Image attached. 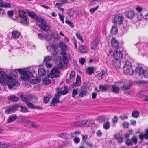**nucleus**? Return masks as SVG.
<instances>
[{
  "instance_id": "nucleus-1",
  "label": "nucleus",
  "mask_w": 148,
  "mask_h": 148,
  "mask_svg": "<svg viewBox=\"0 0 148 148\" xmlns=\"http://www.w3.org/2000/svg\"><path fill=\"white\" fill-rule=\"evenodd\" d=\"M18 77L17 73L15 71H12L10 75L8 76L5 73L0 71V83L5 86H8L10 89H13L14 86H19L20 83L16 80Z\"/></svg>"
},
{
  "instance_id": "nucleus-2",
  "label": "nucleus",
  "mask_w": 148,
  "mask_h": 148,
  "mask_svg": "<svg viewBox=\"0 0 148 148\" xmlns=\"http://www.w3.org/2000/svg\"><path fill=\"white\" fill-rule=\"evenodd\" d=\"M59 61L57 62L58 67H54L51 71L48 76L49 77L53 78L58 77L60 74V71L59 69L62 68L65 66L68 62V59L66 56L64 57V59L61 57L59 58Z\"/></svg>"
},
{
  "instance_id": "nucleus-3",
  "label": "nucleus",
  "mask_w": 148,
  "mask_h": 148,
  "mask_svg": "<svg viewBox=\"0 0 148 148\" xmlns=\"http://www.w3.org/2000/svg\"><path fill=\"white\" fill-rule=\"evenodd\" d=\"M17 70L22 75L21 76V79L22 80L24 81H28L30 79V77H33V74L29 71L22 69H18Z\"/></svg>"
},
{
  "instance_id": "nucleus-4",
  "label": "nucleus",
  "mask_w": 148,
  "mask_h": 148,
  "mask_svg": "<svg viewBox=\"0 0 148 148\" xmlns=\"http://www.w3.org/2000/svg\"><path fill=\"white\" fill-rule=\"evenodd\" d=\"M123 64V72L125 73L128 75H131L134 71L130 62L129 60H125L122 62Z\"/></svg>"
},
{
  "instance_id": "nucleus-5",
  "label": "nucleus",
  "mask_w": 148,
  "mask_h": 148,
  "mask_svg": "<svg viewBox=\"0 0 148 148\" xmlns=\"http://www.w3.org/2000/svg\"><path fill=\"white\" fill-rule=\"evenodd\" d=\"M35 20L39 23L41 24L39 25L40 27L44 30L49 31L50 30V26L46 24V22L45 20L40 18H38L37 16V18Z\"/></svg>"
},
{
  "instance_id": "nucleus-6",
  "label": "nucleus",
  "mask_w": 148,
  "mask_h": 148,
  "mask_svg": "<svg viewBox=\"0 0 148 148\" xmlns=\"http://www.w3.org/2000/svg\"><path fill=\"white\" fill-rule=\"evenodd\" d=\"M58 45L57 44H52L48 45L47 47V49L48 51L51 53L54 54H57L58 53L57 49Z\"/></svg>"
},
{
  "instance_id": "nucleus-7",
  "label": "nucleus",
  "mask_w": 148,
  "mask_h": 148,
  "mask_svg": "<svg viewBox=\"0 0 148 148\" xmlns=\"http://www.w3.org/2000/svg\"><path fill=\"white\" fill-rule=\"evenodd\" d=\"M123 19L124 17L122 15L118 14L114 16L112 21L114 23L121 25L122 24Z\"/></svg>"
},
{
  "instance_id": "nucleus-8",
  "label": "nucleus",
  "mask_w": 148,
  "mask_h": 148,
  "mask_svg": "<svg viewBox=\"0 0 148 148\" xmlns=\"http://www.w3.org/2000/svg\"><path fill=\"white\" fill-rule=\"evenodd\" d=\"M19 13L20 16L23 19V20L22 21V23L25 25H28L29 21L27 19V13L23 10H20L19 11Z\"/></svg>"
},
{
  "instance_id": "nucleus-9",
  "label": "nucleus",
  "mask_w": 148,
  "mask_h": 148,
  "mask_svg": "<svg viewBox=\"0 0 148 148\" xmlns=\"http://www.w3.org/2000/svg\"><path fill=\"white\" fill-rule=\"evenodd\" d=\"M59 47L61 49V54L63 56V58L64 59V57L65 56V55L66 54V51L67 50V47L66 44L63 42H59L58 45Z\"/></svg>"
},
{
  "instance_id": "nucleus-10",
  "label": "nucleus",
  "mask_w": 148,
  "mask_h": 148,
  "mask_svg": "<svg viewBox=\"0 0 148 148\" xmlns=\"http://www.w3.org/2000/svg\"><path fill=\"white\" fill-rule=\"evenodd\" d=\"M18 106V105H14L11 106L7 107L5 110V112L8 114L14 113L16 110Z\"/></svg>"
},
{
  "instance_id": "nucleus-11",
  "label": "nucleus",
  "mask_w": 148,
  "mask_h": 148,
  "mask_svg": "<svg viewBox=\"0 0 148 148\" xmlns=\"http://www.w3.org/2000/svg\"><path fill=\"white\" fill-rule=\"evenodd\" d=\"M138 139L135 136H133L131 139H127L125 141L126 144L128 146H131L133 143L136 145L137 143Z\"/></svg>"
},
{
  "instance_id": "nucleus-12",
  "label": "nucleus",
  "mask_w": 148,
  "mask_h": 148,
  "mask_svg": "<svg viewBox=\"0 0 148 148\" xmlns=\"http://www.w3.org/2000/svg\"><path fill=\"white\" fill-rule=\"evenodd\" d=\"M62 93L61 92H58L55 95V97L52 99L51 100L50 106H55V104H57L58 103L59 100V97L62 95Z\"/></svg>"
},
{
  "instance_id": "nucleus-13",
  "label": "nucleus",
  "mask_w": 148,
  "mask_h": 148,
  "mask_svg": "<svg viewBox=\"0 0 148 148\" xmlns=\"http://www.w3.org/2000/svg\"><path fill=\"white\" fill-rule=\"evenodd\" d=\"M124 14L126 18L132 19L135 15L134 11L132 9H128L125 12Z\"/></svg>"
},
{
  "instance_id": "nucleus-14",
  "label": "nucleus",
  "mask_w": 148,
  "mask_h": 148,
  "mask_svg": "<svg viewBox=\"0 0 148 148\" xmlns=\"http://www.w3.org/2000/svg\"><path fill=\"white\" fill-rule=\"evenodd\" d=\"M148 47L146 45L144 46L143 48H140L139 50L138 53L139 54H140L143 56H148Z\"/></svg>"
},
{
  "instance_id": "nucleus-15",
  "label": "nucleus",
  "mask_w": 148,
  "mask_h": 148,
  "mask_svg": "<svg viewBox=\"0 0 148 148\" xmlns=\"http://www.w3.org/2000/svg\"><path fill=\"white\" fill-rule=\"evenodd\" d=\"M123 56V53L121 51L116 50L114 52L113 56L116 60H119Z\"/></svg>"
},
{
  "instance_id": "nucleus-16",
  "label": "nucleus",
  "mask_w": 148,
  "mask_h": 148,
  "mask_svg": "<svg viewBox=\"0 0 148 148\" xmlns=\"http://www.w3.org/2000/svg\"><path fill=\"white\" fill-rule=\"evenodd\" d=\"M11 33L12 38L14 39H18L21 36L20 33L18 30H14Z\"/></svg>"
},
{
  "instance_id": "nucleus-17",
  "label": "nucleus",
  "mask_w": 148,
  "mask_h": 148,
  "mask_svg": "<svg viewBox=\"0 0 148 148\" xmlns=\"http://www.w3.org/2000/svg\"><path fill=\"white\" fill-rule=\"evenodd\" d=\"M92 123V121L90 120H84L80 121V126H86Z\"/></svg>"
},
{
  "instance_id": "nucleus-18",
  "label": "nucleus",
  "mask_w": 148,
  "mask_h": 148,
  "mask_svg": "<svg viewBox=\"0 0 148 148\" xmlns=\"http://www.w3.org/2000/svg\"><path fill=\"white\" fill-rule=\"evenodd\" d=\"M111 44L112 47L117 49L119 47V43L114 38H113L112 39Z\"/></svg>"
},
{
  "instance_id": "nucleus-19",
  "label": "nucleus",
  "mask_w": 148,
  "mask_h": 148,
  "mask_svg": "<svg viewBox=\"0 0 148 148\" xmlns=\"http://www.w3.org/2000/svg\"><path fill=\"white\" fill-rule=\"evenodd\" d=\"M106 72V71L105 70H102L97 75V78L99 80L102 79L105 76Z\"/></svg>"
},
{
  "instance_id": "nucleus-20",
  "label": "nucleus",
  "mask_w": 148,
  "mask_h": 148,
  "mask_svg": "<svg viewBox=\"0 0 148 148\" xmlns=\"http://www.w3.org/2000/svg\"><path fill=\"white\" fill-rule=\"evenodd\" d=\"M139 138L141 140H143L144 139L147 140L148 139V129L145 130V134H140L139 136Z\"/></svg>"
},
{
  "instance_id": "nucleus-21",
  "label": "nucleus",
  "mask_w": 148,
  "mask_h": 148,
  "mask_svg": "<svg viewBox=\"0 0 148 148\" xmlns=\"http://www.w3.org/2000/svg\"><path fill=\"white\" fill-rule=\"evenodd\" d=\"M87 91L85 90V88L84 86L81 87L80 92L79 94V96L81 97H83L87 94Z\"/></svg>"
},
{
  "instance_id": "nucleus-22",
  "label": "nucleus",
  "mask_w": 148,
  "mask_h": 148,
  "mask_svg": "<svg viewBox=\"0 0 148 148\" xmlns=\"http://www.w3.org/2000/svg\"><path fill=\"white\" fill-rule=\"evenodd\" d=\"M17 118V116L15 114H12L9 116L8 117L7 122L8 123H10L13 121L15 120Z\"/></svg>"
},
{
  "instance_id": "nucleus-23",
  "label": "nucleus",
  "mask_w": 148,
  "mask_h": 148,
  "mask_svg": "<svg viewBox=\"0 0 148 148\" xmlns=\"http://www.w3.org/2000/svg\"><path fill=\"white\" fill-rule=\"evenodd\" d=\"M8 100L13 101H18L19 99L14 95H11L8 97Z\"/></svg>"
},
{
  "instance_id": "nucleus-24",
  "label": "nucleus",
  "mask_w": 148,
  "mask_h": 148,
  "mask_svg": "<svg viewBox=\"0 0 148 148\" xmlns=\"http://www.w3.org/2000/svg\"><path fill=\"white\" fill-rule=\"evenodd\" d=\"M21 122L26 123L27 125H29V123L30 121L28 116H23L21 117Z\"/></svg>"
},
{
  "instance_id": "nucleus-25",
  "label": "nucleus",
  "mask_w": 148,
  "mask_h": 148,
  "mask_svg": "<svg viewBox=\"0 0 148 148\" xmlns=\"http://www.w3.org/2000/svg\"><path fill=\"white\" fill-rule=\"evenodd\" d=\"M41 81V79L38 77H36L30 80V82L32 84H35L38 83Z\"/></svg>"
},
{
  "instance_id": "nucleus-26",
  "label": "nucleus",
  "mask_w": 148,
  "mask_h": 148,
  "mask_svg": "<svg viewBox=\"0 0 148 148\" xmlns=\"http://www.w3.org/2000/svg\"><path fill=\"white\" fill-rule=\"evenodd\" d=\"M116 60V61H115L114 63H113L116 69L120 68L121 65H122L123 66V64H122V62H124V61L120 62L119 60Z\"/></svg>"
},
{
  "instance_id": "nucleus-27",
  "label": "nucleus",
  "mask_w": 148,
  "mask_h": 148,
  "mask_svg": "<svg viewBox=\"0 0 148 148\" xmlns=\"http://www.w3.org/2000/svg\"><path fill=\"white\" fill-rule=\"evenodd\" d=\"M144 70L142 67L138 66L136 68L135 71L139 75H141L143 74Z\"/></svg>"
},
{
  "instance_id": "nucleus-28",
  "label": "nucleus",
  "mask_w": 148,
  "mask_h": 148,
  "mask_svg": "<svg viewBox=\"0 0 148 148\" xmlns=\"http://www.w3.org/2000/svg\"><path fill=\"white\" fill-rule=\"evenodd\" d=\"M140 112L138 110H134L132 114V116L134 118H138L139 116Z\"/></svg>"
},
{
  "instance_id": "nucleus-29",
  "label": "nucleus",
  "mask_w": 148,
  "mask_h": 148,
  "mask_svg": "<svg viewBox=\"0 0 148 148\" xmlns=\"http://www.w3.org/2000/svg\"><path fill=\"white\" fill-rule=\"evenodd\" d=\"M50 35L55 39H59L60 38L58 34L56 32H51Z\"/></svg>"
},
{
  "instance_id": "nucleus-30",
  "label": "nucleus",
  "mask_w": 148,
  "mask_h": 148,
  "mask_svg": "<svg viewBox=\"0 0 148 148\" xmlns=\"http://www.w3.org/2000/svg\"><path fill=\"white\" fill-rule=\"evenodd\" d=\"M81 84V80L80 77L77 76L76 79L75 86H79Z\"/></svg>"
},
{
  "instance_id": "nucleus-31",
  "label": "nucleus",
  "mask_w": 148,
  "mask_h": 148,
  "mask_svg": "<svg viewBox=\"0 0 148 148\" xmlns=\"http://www.w3.org/2000/svg\"><path fill=\"white\" fill-rule=\"evenodd\" d=\"M110 123L109 121L105 122L103 124V128L104 129L107 130L110 128Z\"/></svg>"
},
{
  "instance_id": "nucleus-32",
  "label": "nucleus",
  "mask_w": 148,
  "mask_h": 148,
  "mask_svg": "<svg viewBox=\"0 0 148 148\" xmlns=\"http://www.w3.org/2000/svg\"><path fill=\"white\" fill-rule=\"evenodd\" d=\"M42 81L46 85H49L51 82V80L47 77L43 78L42 79Z\"/></svg>"
},
{
  "instance_id": "nucleus-33",
  "label": "nucleus",
  "mask_w": 148,
  "mask_h": 148,
  "mask_svg": "<svg viewBox=\"0 0 148 148\" xmlns=\"http://www.w3.org/2000/svg\"><path fill=\"white\" fill-rule=\"evenodd\" d=\"M111 88L114 93H117L119 92V89L115 85H112Z\"/></svg>"
},
{
  "instance_id": "nucleus-34",
  "label": "nucleus",
  "mask_w": 148,
  "mask_h": 148,
  "mask_svg": "<svg viewBox=\"0 0 148 148\" xmlns=\"http://www.w3.org/2000/svg\"><path fill=\"white\" fill-rule=\"evenodd\" d=\"M71 125L73 127H81L80 121L72 122L71 123Z\"/></svg>"
},
{
  "instance_id": "nucleus-35",
  "label": "nucleus",
  "mask_w": 148,
  "mask_h": 148,
  "mask_svg": "<svg viewBox=\"0 0 148 148\" xmlns=\"http://www.w3.org/2000/svg\"><path fill=\"white\" fill-rule=\"evenodd\" d=\"M108 87V85L104 86L102 85H100L99 86V89L100 91L105 92L106 91Z\"/></svg>"
},
{
  "instance_id": "nucleus-36",
  "label": "nucleus",
  "mask_w": 148,
  "mask_h": 148,
  "mask_svg": "<svg viewBox=\"0 0 148 148\" xmlns=\"http://www.w3.org/2000/svg\"><path fill=\"white\" fill-rule=\"evenodd\" d=\"M39 74L41 76L45 75L46 74V72L44 69L42 68L40 69L38 71Z\"/></svg>"
},
{
  "instance_id": "nucleus-37",
  "label": "nucleus",
  "mask_w": 148,
  "mask_h": 148,
  "mask_svg": "<svg viewBox=\"0 0 148 148\" xmlns=\"http://www.w3.org/2000/svg\"><path fill=\"white\" fill-rule=\"evenodd\" d=\"M52 58L51 56H47L44 58V61L45 63L49 62L50 61H52Z\"/></svg>"
},
{
  "instance_id": "nucleus-38",
  "label": "nucleus",
  "mask_w": 148,
  "mask_h": 148,
  "mask_svg": "<svg viewBox=\"0 0 148 148\" xmlns=\"http://www.w3.org/2000/svg\"><path fill=\"white\" fill-rule=\"evenodd\" d=\"M86 73L89 75L92 74V67H88L86 68Z\"/></svg>"
},
{
  "instance_id": "nucleus-39",
  "label": "nucleus",
  "mask_w": 148,
  "mask_h": 148,
  "mask_svg": "<svg viewBox=\"0 0 148 148\" xmlns=\"http://www.w3.org/2000/svg\"><path fill=\"white\" fill-rule=\"evenodd\" d=\"M100 39L99 36H97L94 42H93V48L94 47H95L97 45Z\"/></svg>"
},
{
  "instance_id": "nucleus-40",
  "label": "nucleus",
  "mask_w": 148,
  "mask_h": 148,
  "mask_svg": "<svg viewBox=\"0 0 148 148\" xmlns=\"http://www.w3.org/2000/svg\"><path fill=\"white\" fill-rule=\"evenodd\" d=\"M69 136V134L66 133H62L59 135L60 137L65 139L68 138Z\"/></svg>"
},
{
  "instance_id": "nucleus-41",
  "label": "nucleus",
  "mask_w": 148,
  "mask_h": 148,
  "mask_svg": "<svg viewBox=\"0 0 148 148\" xmlns=\"http://www.w3.org/2000/svg\"><path fill=\"white\" fill-rule=\"evenodd\" d=\"M79 50L81 52L85 53L87 49L85 46L81 45L79 47Z\"/></svg>"
},
{
  "instance_id": "nucleus-42",
  "label": "nucleus",
  "mask_w": 148,
  "mask_h": 148,
  "mask_svg": "<svg viewBox=\"0 0 148 148\" xmlns=\"http://www.w3.org/2000/svg\"><path fill=\"white\" fill-rule=\"evenodd\" d=\"M115 138L117 139L118 142L119 143H121L123 141V139L118 134H115Z\"/></svg>"
},
{
  "instance_id": "nucleus-43",
  "label": "nucleus",
  "mask_w": 148,
  "mask_h": 148,
  "mask_svg": "<svg viewBox=\"0 0 148 148\" xmlns=\"http://www.w3.org/2000/svg\"><path fill=\"white\" fill-rule=\"evenodd\" d=\"M131 86V85L130 84H125L122 86V88L123 89L127 90L130 89Z\"/></svg>"
},
{
  "instance_id": "nucleus-44",
  "label": "nucleus",
  "mask_w": 148,
  "mask_h": 148,
  "mask_svg": "<svg viewBox=\"0 0 148 148\" xmlns=\"http://www.w3.org/2000/svg\"><path fill=\"white\" fill-rule=\"evenodd\" d=\"M67 13L70 17H72L73 15L74 11L72 9H69L67 10Z\"/></svg>"
},
{
  "instance_id": "nucleus-45",
  "label": "nucleus",
  "mask_w": 148,
  "mask_h": 148,
  "mask_svg": "<svg viewBox=\"0 0 148 148\" xmlns=\"http://www.w3.org/2000/svg\"><path fill=\"white\" fill-rule=\"evenodd\" d=\"M0 7H3L5 8H10L11 7V5L8 3H1V5H0Z\"/></svg>"
},
{
  "instance_id": "nucleus-46",
  "label": "nucleus",
  "mask_w": 148,
  "mask_h": 148,
  "mask_svg": "<svg viewBox=\"0 0 148 148\" xmlns=\"http://www.w3.org/2000/svg\"><path fill=\"white\" fill-rule=\"evenodd\" d=\"M25 103L29 108L33 109H35V106L31 102L27 101H26Z\"/></svg>"
},
{
  "instance_id": "nucleus-47",
  "label": "nucleus",
  "mask_w": 148,
  "mask_h": 148,
  "mask_svg": "<svg viewBox=\"0 0 148 148\" xmlns=\"http://www.w3.org/2000/svg\"><path fill=\"white\" fill-rule=\"evenodd\" d=\"M10 146V144L2 143H0V148H8Z\"/></svg>"
},
{
  "instance_id": "nucleus-48",
  "label": "nucleus",
  "mask_w": 148,
  "mask_h": 148,
  "mask_svg": "<svg viewBox=\"0 0 148 148\" xmlns=\"http://www.w3.org/2000/svg\"><path fill=\"white\" fill-rule=\"evenodd\" d=\"M135 10L137 12V13H140L142 11L143 8L142 7L137 5L136 6L135 8Z\"/></svg>"
},
{
  "instance_id": "nucleus-49",
  "label": "nucleus",
  "mask_w": 148,
  "mask_h": 148,
  "mask_svg": "<svg viewBox=\"0 0 148 148\" xmlns=\"http://www.w3.org/2000/svg\"><path fill=\"white\" fill-rule=\"evenodd\" d=\"M78 93V88L74 89L72 92V96L74 97Z\"/></svg>"
},
{
  "instance_id": "nucleus-50",
  "label": "nucleus",
  "mask_w": 148,
  "mask_h": 148,
  "mask_svg": "<svg viewBox=\"0 0 148 148\" xmlns=\"http://www.w3.org/2000/svg\"><path fill=\"white\" fill-rule=\"evenodd\" d=\"M118 29L117 27L115 26H113L111 30V33L112 34H115L117 32Z\"/></svg>"
},
{
  "instance_id": "nucleus-51",
  "label": "nucleus",
  "mask_w": 148,
  "mask_h": 148,
  "mask_svg": "<svg viewBox=\"0 0 148 148\" xmlns=\"http://www.w3.org/2000/svg\"><path fill=\"white\" fill-rule=\"evenodd\" d=\"M29 15L30 16L33 18L34 19L37 18V16L33 12H30L29 13Z\"/></svg>"
},
{
  "instance_id": "nucleus-52",
  "label": "nucleus",
  "mask_w": 148,
  "mask_h": 148,
  "mask_svg": "<svg viewBox=\"0 0 148 148\" xmlns=\"http://www.w3.org/2000/svg\"><path fill=\"white\" fill-rule=\"evenodd\" d=\"M136 14L137 16V18L139 20L141 21L143 19V16L141 13H137Z\"/></svg>"
},
{
  "instance_id": "nucleus-53",
  "label": "nucleus",
  "mask_w": 148,
  "mask_h": 148,
  "mask_svg": "<svg viewBox=\"0 0 148 148\" xmlns=\"http://www.w3.org/2000/svg\"><path fill=\"white\" fill-rule=\"evenodd\" d=\"M145 81H144L140 80L136 81L135 82V83L140 86H144L145 84Z\"/></svg>"
},
{
  "instance_id": "nucleus-54",
  "label": "nucleus",
  "mask_w": 148,
  "mask_h": 148,
  "mask_svg": "<svg viewBox=\"0 0 148 148\" xmlns=\"http://www.w3.org/2000/svg\"><path fill=\"white\" fill-rule=\"evenodd\" d=\"M28 126L30 127H36V125L34 123L30 121L29 123V125H28Z\"/></svg>"
},
{
  "instance_id": "nucleus-55",
  "label": "nucleus",
  "mask_w": 148,
  "mask_h": 148,
  "mask_svg": "<svg viewBox=\"0 0 148 148\" xmlns=\"http://www.w3.org/2000/svg\"><path fill=\"white\" fill-rule=\"evenodd\" d=\"M7 14L9 17L11 18L13 16V12L12 10L8 11Z\"/></svg>"
},
{
  "instance_id": "nucleus-56",
  "label": "nucleus",
  "mask_w": 148,
  "mask_h": 148,
  "mask_svg": "<svg viewBox=\"0 0 148 148\" xmlns=\"http://www.w3.org/2000/svg\"><path fill=\"white\" fill-rule=\"evenodd\" d=\"M66 23L69 25V26H70L72 28H73L74 27V25L70 21H69L68 20H66L65 21Z\"/></svg>"
},
{
  "instance_id": "nucleus-57",
  "label": "nucleus",
  "mask_w": 148,
  "mask_h": 148,
  "mask_svg": "<svg viewBox=\"0 0 148 148\" xmlns=\"http://www.w3.org/2000/svg\"><path fill=\"white\" fill-rule=\"evenodd\" d=\"M76 36L77 38L81 42H84V40L82 39V37L80 34L76 33Z\"/></svg>"
},
{
  "instance_id": "nucleus-58",
  "label": "nucleus",
  "mask_w": 148,
  "mask_h": 148,
  "mask_svg": "<svg viewBox=\"0 0 148 148\" xmlns=\"http://www.w3.org/2000/svg\"><path fill=\"white\" fill-rule=\"evenodd\" d=\"M98 120L100 122H103L105 121L106 120L105 116H100L98 117Z\"/></svg>"
},
{
  "instance_id": "nucleus-59",
  "label": "nucleus",
  "mask_w": 148,
  "mask_h": 148,
  "mask_svg": "<svg viewBox=\"0 0 148 148\" xmlns=\"http://www.w3.org/2000/svg\"><path fill=\"white\" fill-rule=\"evenodd\" d=\"M21 111L22 112L26 113L27 112V109L26 107L21 106Z\"/></svg>"
},
{
  "instance_id": "nucleus-60",
  "label": "nucleus",
  "mask_w": 148,
  "mask_h": 148,
  "mask_svg": "<svg viewBox=\"0 0 148 148\" xmlns=\"http://www.w3.org/2000/svg\"><path fill=\"white\" fill-rule=\"evenodd\" d=\"M85 59L86 58H81L79 59V62L82 65L84 64V63L85 62Z\"/></svg>"
},
{
  "instance_id": "nucleus-61",
  "label": "nucleus",
  "mask_w": 148,
  "mask_h": 148,
  "mask_svg": "<svg viewBox=\"0 0 148 148\" xmlns=\"http://www.w3.org/2000/svg\"><path fill=\"white\" fill-rule=\"evenodd\" d=\"M143 75L145 78H148V69L144 70Z\"/></svg>"
},
{
  "instance_id": "nucleus-62",
  "label": "nucleus",
  "mask_w": 148,
  "mask_h": 148,
  "mask_svg": "<svg viewBox=\"0 0 148 148\" xmlns=\"http://www.w3.org/2000/svg\"><path fill=\"white\" fill-rule=\"evenodd\" d=\"M75 72L72 71H71V72L70 75V79H72L74 77H75Z\"/></svg>"
},
{
  "instance_id": "nucleus-63",
  "label": "nucleus",
  "mask_w": 148,
  "mask_h": 148,
  "mask_svg": "<svg viewBox=\"0 0 148 148\" xmlns=\"http://www.w3.org/2000/svg\"><path fill=\"white\" fill-rule=\"evenodd\" d=\"M58 15L59 17V18L60 20H61V21H62V23L63 24L64 23V17L63 16L61 15V14H58Z\"/></svg>"
},
{
  "instance_id": "nucleus-64",
  "label": "nucleus",
  "mask_w": 148,
  "mask_h": 148,
  "mask_svg": "<svg viewBox=\"0 0 148 148\" xmlns=\"http://www.w3.org/2000/svg\"><path fill=\"white\" fill-rule=\"evenodd\" d=\"M68 92V90L66 86L64 87V89L63 90L62 93L63 95L66 94Z\"/></svg>"
}]
</instances>
